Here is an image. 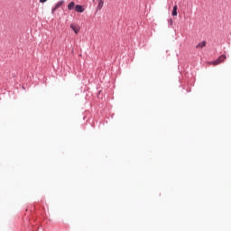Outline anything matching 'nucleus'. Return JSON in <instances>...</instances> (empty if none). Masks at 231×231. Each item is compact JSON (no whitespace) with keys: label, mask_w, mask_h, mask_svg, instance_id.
I'll return each instance as SVG.
<instances>
[{"label":"nucleus","mask_w":231,"mask_h":231,"mask_svg":"<svg viewBox=\"0 0 231 231\" xmlns=\"http://www.w3.org/2000/svg\"><path fill=\"white\" fill-rule=\"evenodd\" d=\"M71 30H73L74 33L78 34L80 32V27L75 25V23L70 24Z\"/></svg>","instance_id":"f257e3e1"},{"label":"nucleus","mask_w":231,"mask_h":231,"mask_svg":"<svg viewBox=\"0 0 231 231\" xmlns=\"http://www.w3.org/2000/svg\"><path fill=\"white\" fill-rule=\"evenodd\" d=\"M207 46V42L203 41L196 45L197 50L205 48Z\"/></svg>","instance_id":"f03ea898"},{"label":"nucleus","mask_w":231,"mask_h":231,"mask_svg":"<svg viewBox=\"0 0 231 231\" xmlns=\"http://www.w3.org/2000/svg\"><path fill=\"white\" fill-rule=\"evenodd\" d=\"M75 10H76V12H78L79 14H82V12H84V7L80 5H77L75 6Z\"/></svg>","instance_id":"7ed1b4c3"},{"label":"nucleus","mask_w":231,"mask_h":231,"mask_svg":"<svg viewBox=\"0 0 231 231\" xmlns=\"http://www.w3.org/2000/svg\"><path fill=\"white\" fill-rule=\"evenodd\" d=\"M172 15L173 17H176L178 15V5L173 6Z\"/></svg>","instance_id":"20e7f679"},{"label":"nucleus","mask_w":231,"mask_h":231,"mask_svg":"<svg viewBox=\"0 0 231 231\" xmlns=\"http://www.w3.org/2000/svg\"><path fill=\"white\" fill-rule=\"evenodd\" d=\"M103 7H104V0H100L97 8V10H102Z\"/></svg>","instance_id":"39448f33"},{"label":"nucleus","mask_w":231,"mask_h":231,"mask_svg":"<svg viewBox=\"0 0 231 231\" xmlns=\"http://www.w3.org/2000/svg\"><path fill=\"white\" fill-rule=\"evenodd\" d=\"M73 8H75V2H70L68 5V10H73Z\"/></svg>","instance_id":"423d86ee"},{"label":"nucleus","mask_w":231,"mask_h":231,"mask_svg":"<svg viewBox=\"0 0 231 231\" xmlns=\"http://www.w3.org/2000/svg\"><path fill=\"white\" fill-rule=\"evenodd\" d=\"M218 60H220V63L225 62V60H226V56L221 55L220 57H218Z\"/></svg>","instance_id":"0eeeda50"},{"label":"nucleus","mask_w":231,"mask_h":231,"mask_svg":"<svg viewBox=\"0 0 231 231\" xmlns=\"http://www.w3.org/2000/svg\"><path fill=\"white\" fill-rule=\"evenodd\" d=\"M213 66H217L218 64H221V61L219 60V58L212 62Z\"/></svg>","instance_id":"6e6552de"},{"label":"nucleus","mask_w":231,"mask_h":231,"mask_svg":"<svg viewBox=\"0 0 231 231\" xmlns=\"http://www.w3.org/2000/svg\"><path fill=\"white\" fill-rule=\"evenodd\" d=\"M60 6H62V2L56 4L55 8H60Z\"/></svg>","instance_id":"1a4fd4ad"},{"label":"nucleus","mask_w":231,"mask_h":231,"mask_svg":"<svg viewBox=\"0 0 231 231\" xmlns=\"http://www.w3.org/2000/svg\"><path fill=\"white\" fill-rule=\"evenodd\" d=\"M48 0H40V3H46Z\"/></svg>","instance_id":"9d476101"},{"label":"nucleus","mask_w":231,"mask_h":231,"mask_svg":"<svg viewBox=\"0 0 231 231\" xmlns=\"http://www.w3.org/2000/svg\"><path fill=\"white\" fill-rule=\"evenodd\" d=\"M55 10H57V8L54 7V8L52 9V13L55 12Z\"/></svg>","instance_id":"9b49d317"}]
</instances>
